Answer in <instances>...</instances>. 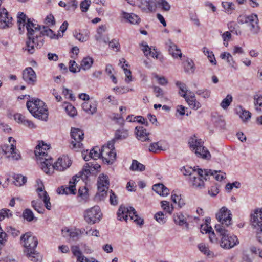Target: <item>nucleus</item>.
I'll return each mask as SVG.
<instances>
[{"instance_id": "obj_3", "label": "nucleus", "mask_w": 262, "mask_h": 262, "mask_svg": "<svg viewBox=\"0 0 262 262\" xmlns=\"http://www.w3.org/2000/svg\"><path fill=\"white\" fill-rule=\"evenodd\" d=\"M193 170L196 174H189V182L191 186L197 189L204 188V181H207L209 179L212 172L209 169L199 168V166H194Z\"/></svg>"}, {"instance_id": "obj_38", "label": "nucleus", "mask_w": 262, "mask_h": 262, "mask_svg": "<svg viewBox=\"0 0 262 262\" xmlns=\"http://www.w3.org/2000/svg\"><path fill=\"white\" fill-rule=\"evenodd\" d=\"M233 101V97L231 94H228L220 103V106L224 110H227Z\"/></svg>"}, {"instance_id": "obj_17", "label": "nucleus", "mask_w": 262, "mask_h": 262, "mask_svg": "<svg viewBox=\"0 0 262 262\" xmlns=\"http://www.w3.org/2000/svg\"><path fill=\"white\" fill-rule=\"evenodd\" d=\"M100 168V165L97 164L94 160L93 162L86 163L84 165L82 170L80 171L81 179L83 181L86 180L88 176L91 173V172H93L94 170H97Z\"/></svg>"}, {"instance_id": "obj_41", "label": "nucleus", "mask_w": 262, "mask_h": 262, "mask_svg": "<svg viewBox=\"0 0 262 262\" xmlns=\"http://www.w3.org/2000/svg\"><path fill=\"white\" fill-rule=\"evenodd\" d=\"M32 207L39 213H43L45 209L41 202L37 200H33L31 202Z\"/></svg>"}, {"instance_id": "obj_35", "label": "nucleus", "mask_w": 262, "mask_h": 262, "mask_svg": "<svg viewBox=\"0 0 262 262\" xmlns=\"http://www.w3.org/2000/svg\"><path fill=\"white\" fill-rule=\"evenodd\" d=\"M255 109L257 112L262 113V94L258 93L254 96Z\"/></svg>"}, {"instance_id": "obj_1", "label": "nucleus", "mask_w": 262, "mask_h": 262, "mask_svg": "<svg viewBox=\"0 0 262 262\" xmlns=\"http://www.w3.org/2000/svg\"><path fill=\"white\" fill-rule=\"evenodd\" d=\"M49 149V145L43 142L39 143L34 151L37 158V163L41 168L47 174H51L54 170L62 171L69 168L72 161L67 156L59 157L57 161L53 164V159L48 155L47 150Z\"/></svg>"}, {"instance_id": "obj_2", "label": "nucleus", "mask_w": 262, "mask_h": 262, "mask_svg": "<svg viewBox=\"0 0 262 262\" xmlns=\"http://www.w3.org/2000/svg\"><path fill=\"white\" fill-rule=\"evenodd\" d=\"M17 24L20 34L24 33L25 29L27 31V39L23 49L27 51L29 54L34 53L35 47L40 48L44 43L45 40L39 36L40 32L38 30H33L27 20L26 14L23 12L18 13Z\"/></svg>"}, {"instance_id": "obj_18", "label": "nucleus", "mask_w": 262, "mask_h": 262, "mask_svg": "<svg viewBox=\"0 0 262 262\" xmlns=\"http://www.w3.org/2000/svg\"><path fill=\"white\" fill-rule=\"evenodd\" d=\"M139 7L146 13L156 11L157 6L155 0H140Z\"/></svg>"}, {"instance_id": "obj_62", "label": "nucleus", "mask_w": 262, "mask_h": 262, "mask_svg": "<svg viewBox=\"0 0 262 262\" xmlns=\"http://www.w3.org/2000/svg\"><path fill=\"white\" fill-rule=\"evenodd\" d=\"M122 68L123 69L124 74H125L126 76V78L125 79V82L127 83L130 82L132 80L131 71L125 68L124 67V65H122Z\"/></svg>"}, {"instance_id": "obj_15", "label": "nucleus", "mask_w": 262, "mask_h": 262, "mask_svg": "<svg viewBox=\"0 0 262 262\" xmlns=\"http://www.w3.org/2000/svg\"><path fill=\"white\" fill-rule=\"evenodd\" d=\"M36 182L38 185L36 188V192L38 193V197L42 200L46 208L48 210H51V204L50 202V198L47 192L45 190L43 183L40 180H37Z\"/></svg>"}, {"instance_id": "obj_49", "label": "nucleus", "mask_w": 262, "mask_h": 262, "mask_svg": "<svg viewBox=\"0 0 262 262\" xmlns=\"http://www.w3.org/2000/svg\"><path fill=\"white\" fill-rule=\"evenodd\" d=\"M14 179L16 186H21L27 182V178L20 174L15 176Z\"/></svg>"}, {"instance_id": "obj_37", "label": "nucleus", "mask_w": 262, "mask_h": 262, "mask_svg": "<svg viewBox=\"0 0 262 262\" xmlns=\"http://www.w3.org/2000/svg\"><path fill=\"white\" fill-rule=\"evenodd\" d=\"M175 84L179 90V95L182 97H186L187 90L186 84L180 81H176Z\"/></svg>"}, {"instance_id": "obj_36", "label": "nucleus", "mask_w": 262, "mask_h": 262, "mask_svg": "<svg viewBox=\"0 0 262 262\" xmlns=\"http://www.w3.org/2000/svg\"><path fill=\"white\" fill-rule=\"evenodd\" d=\"M173 220L176 224L183 226L185 224L187 225L186 218L182 213H177L173 215Z\"/></svg>"}, {"instance_id": "obj_43", "label": "nucleus", "mask_w": 262, "mask_h": 262, "mask_svg": "<svg viewBox=\"0 0 262 262\" xmlns=\"http://www.w3.org/2000/svg\"><path fill=\"white\" fill-rule=\"evenodd\" d=\"M23 216L24 218L28 222H31L34 219H35V220H37V219L35 217L32 211L29 209H26L24 211Z\"/></svg>"}, {"instance_id": "obj_25", "label": "nucleus", "mask_w": 262, "mask_h": 262, "mask_svg": "<svg viewBox=\"0 0 262 262\" xmlns=\"http://www.w3.org/2000/svg\"><path fill=\"white\" fill-rule=\"evenodd\" d=\"M136 135L138 139L141 141H146L149 140V133L142 126H137L136 127Z\"/></svg>"}, {"instance_id": "obj_58", "label": "nucleus", "mask_w": 262, "mask_h": 262, "mask_svg": "<svg viewBox=\"0 0 262 262\" xmlns=\"http://www.w3.org/2000/svg\"><path fill=\"white\" fill-rule=\"evenodd\" d=\"M222 37L224 41V45L227 47L228 45V41L231 38V34L230 32L226 31L224 32L222 35Z\"/></svg>"}, {"instance_id": "obj_39", "label": "nucleus", "mask_w": 262, "mask_h": 262, "mask_svg": "<svg viewBox=\"0 0 262 262\" xmlns=\"http://www.w3.org/2000/svg\"><path fill=\"white\" fill-rule=\"evenodd\" d=\"M222 59H226L227 62L233 68L236 69L235 62L232 55L228 52H224L220 55Z\"/></svg>"}, {"instance_id": "obj_30", "label": "nucleus", "mask_w": 262, "mask_h": 262, "mask_svg": "<svg viewBox=\"0 0 262 262\" xmlns=\"http://www.w3.org/2000/svg\"><path fill=\"white\" fill-rule=\"evenodd\" d=\"M168 51L170 54H171L173 57L177 58L178 57H182V53L176 45L169 42L168 44Z\"/></svg>"}, {"instance_id": "obj_59", "label": "nucleus", "mask_w": 262, "mask_h": 262, "mask_svg": "<svg viewBox=\"0 0 262 262\" xmlns=\"http://www.w3.org/2000/svg\"><path fill=\"white\" fill-rule=\"evenodd\" d=\"M11 215V212L9 209H3L0 210V221L3 220L5 217H9Z\"/></svg>"}, {"instance_id": "obj_21", "label": "nucleus", "mask_w": 262, "mask_h": 262, "mask_svg": "<svg viewBox=\"0 0 262 262\" xmlns=\"http://www.w3.org/2000/svg\"><path fill=\"white\" fill-rule=\"evenodd\" d=\"M251 222L253 226L255 227L258 226L260 227L262 224V209H256L251 215Z\"/></svg>"}, {"instance_id": "obj_44", "label": "nucleus", "mask_w": 262, "mask_h": 262, "mask_svg": "<svg viewBox=\"0 0 262 262\" xmlns=\"http://www.w3.org/2000/svg\"><path fill=\"white\" fill-rule=\"evenodd\" d=\"M128 135L127 130L124 129L118 130L116 132L115 138L113 139H115V141L116 140L124 139L127 138Z\"/></svg>"}, {"instance_id": "obj_46", "label": "nucleus", "mask_w": 262, "mask_h": 262, "mask_svg": "<svg viewBox=\"0 0 262 262\" xmlns=\"http://www.w3.org/2000/svg\"><path fill=\"white\" fill-rule=\"evenodd\" d=\"M212 172L211 176H214L216 180L221 181L226 178V173L221 171L210 169Z\"/></svg>"}, {"instance_id": "obj_53", "label": "nucleus", "mask_w": 262, "mask_h": 262, "mask_svg": "<svg viewBox=\"0 0 262 262\" xmlns=\"http://www.w3.org/2000/svg\"><path fill=\"white\" fill-rule=\"evenodd\" d=\"M196 94L201 96L204 98H208L210 96L211 92L207 89L198 90L195 92Z\"/></svg>"}, {"instance_id": "obj_11", "label": "nucleus", "mask_w": 262, "mask_h": 262, "mask_svg": "<svg viewBox=\"0 0 262 262\" xmlns=\"http://www.w3.org/2000/svg\"><path fill=\"white\" fill-rule=\"evenodd\" d=\"M102 216V214L98 206H95L86 210L84 213V219L89 224H94L98 222Z\"/></svg>"}, {"instance_id": "obj_14", "label": "nucleus", "mask_w": 262, "mask_h": 262, "mask_svg": "<svg viewBox=\"0 0 262 262\" xmlns=\"http://www.w3.org/2000/svg\"><path fill=\"white\" fill-rule=\"evenodd\" d=\"M23 246L25 247V251H28L35 249L38 244L36 237L32 236L30 232L24 234L20 238Z\"/></svg>"}, {"instance_id": "obj_51", "label": "nucleus", "mask_w": 262, "mask_h": 262, "mask_svg": "<svg viewBox=\"0 0 262 262\" xmlns=\"http://www.w3.org/2000/svg\"><path fill=\"white\" fill-rule=\"evenodd\" d=\"M154 217L155 220L161 224H164L166 221L165 215L162 212H158L156 213Z\"/></svg>"}, {"instance_id": "obj_47", "label": "nucleus", "mask_w": 262, "mask_h": 262, "mask_svg": "<svg viewBox=\"0 0 262 262\" xmlns=\"http://www.w3.org/2000/svg\"><path fill=\"white\" fill-rule=\"evenodd\" d=\"M65 110L67 113L70 117H74L77 115V111L76 109L71 104L67 103L66 107Z\"/></svg>"}, {"instance_id": "obj_19", "label": "nucleus", "mask_w": 262, "mask_h": 262, "mask_svg": "<svg viewBox=\"0 0 262 262\" xmlns=\"http://www.w3.org/2000/svg\"><path fill=\"white\" fill-rule=\"evenodd\" d=\"M23 78L28 84H34L36 81V73L32 68H27L23 72Z\"/></svg>"}, {"instance_id": "obj_13", "label": "nucleus", "mask_w": 262, "mask_h": 262, "mask_svg": "<svg viewBox=\"0 0 262 262\" xmlns=\"http://www.w3.org/2000/svg\"><path fill=\"white\" fill-rule=\"evenodd\" d=\"M71 136L73 141L71 142L72 148L77 150L82 148V144L81 143L84 137V133L80 129L72 128L71 131Z\"/></svg>"}, {"instance_id": "obj_26", "label": "nucleus", "mask_w": 262, "mask_h": 262, "mask_svg": "<svg viewBox=\"0 0 262 262\" xmlns=\"http://www.w3.org/2000/svg\"><path fill=\"white\" fill-rule=\"evenodd\" d=\"M108 186L109 180L108 176L103 174L100 175L97 181L98 190L108 189Z\"/></svg>"}, {"instance_id": "obj_12", "label": "nucleus", "mask_w": 262, "mask_h": 262, "mask_svg": "<svg viewBox=\"0 0 262 262\" xmlns=\"http://www.w3.org/2000/svg\"><path fill=\"white\" fill-rule=\"evenodd\" d=\"M0 149L8 159L18 160L20 158V155L16 149L15 144H5L2 146Z\"/></svg>"}, {"instance_id": "obj_56", "label": "nucleus", "mask_w": 262, "mask_h": 262, "mask_svg": "<svg viewBox=\"0 0 262 262\" xmlns=\"http://www.w3.org/2000/svg\"><path fill=\"white\" fill-rule=\"evenodd\" d=\"M91 4L90 0H84L80 3V7L82 12H86Z\"/></svg>"}, {"instance_id": "obj_40", "label": "nucleus", "mask_w": 262, "mask_h": 262, "mask_svg": "<svg viewBox=\"0 0 262 262\" xmlns=\"http://www.w3.org/2000/svg\"><path fill=\"white\" fill-rule=\"evenodd\" d=\"M130 169L132 171H142L145 170V166L137 160H133L130 167Z\"/></svg>"}, {"instance_id": "obj_9", "label": "nucleus", "mask_w": 262, "mask_h": 262, "mask_svg": "<svg viewBox=\"0 0 262 262\" xmlns=\"http://www.w3.org/2000/svg\"><path fill=\"white\" fill-rule=\"evenodd\" d=\"M27 21L30 25L33 30H38L40 33L39 36L44 40V36H47L51 39H58L59 37L62 36L60 33L56 34L52 30L50 29L48 26H43L42 27L39 25L34 23L30 18H27Z\"/></svg>"}, {"instance_id": "obj_52", "label": "nucleus", "mask_w": 262, "mask_h": 262, "mask_svg": "<svg viewBox=\"0 0 262 262\" xmlns=\"http://www.w3.org/2000/svg\"><path fill=\"white\" fill-rule=\"evenodd\" d=\"M108 189H102L98 190V192L97 193L95 198L97 200H103L106 196L107 191Z\"/></svg>"}, {"instance_id": "obj_8", "label": "nucleus", "mask_w": 262, "mask_h": 262, "mask_svg": "<svg viewBox=\"0 0 262 262\" xmlns=\"http://www.w3.org/2000/svg\"><path fill=\"white\" fill-rule=\"evenodd\" d=\"M115 139L108 141L106 145H104L101 148V158L103 162L112 164L116 160V152L114 147Z\"/></svg>"}, {"instance_id": "obj_10", "label": "nucleus", "mask_w": 262, "mask_h": 262, "mask_svg": "<svg viewBox=\"0 0 262 262\" xmlns=\"http://www.w3.org/2000/svg\"><path fill=\"white\" fill-rule=\"evenodd\" d=\"M216 218L220 222L216 225H222L224 228L229 229L232 224V214L225 207H222L216 213Z\"/></svg>"}, {"instance_id": "obj_32", "label": "nucleus", "mask_w": 262, "mask_h": 262, "mask_svg": "<svg viewBox=\"0 0 262 262\" xmlns=\"http://www.w3.org/2000/svg\"><path fill=\"white\" fill-rule=\"evenodd\" d=\"M76 189L75 185L70 184L68 187L67 186H61L59 188L57 191L59 194H75Z\"/></svg>"}, {"instance_id": "obj_63", "label": "nucleus", "mask_w": 262, "mask_h": 262, "mask_svg": "<svg viewBox=\"0 0 262 262\" xmlns=\"http://www.w3.org/2000/svg\"><path fill=\"white\" fill-rule=\"evenodd\" d=\"M78 6V2L76 0H71L68 4L67 10H75Z\"/></svg>"}, {"instance_id": "obj_50", "label": "nucleus", "mask_w": 262, "mask_h": 262, "mask_svg": "<svg viewBox=\"0 0 262 262\" xmlns=\"http://www.w3.org/2000/svg\"><path fill=\"white\" fill-rule=\"evenodd\" d=\"M74 36L79 41L81 42H84L88 39V35L85 34L84 35L78 32L77 31H75L73 32Z\"/></svg>"}, {"instance_id": "obj_45", "label": "nucleus", "mask_w": 262, "mask_h": 262, "mask_svg": "<svg viewBox=\"0 0 262 262\" xmlns=\"http://www.w3.org/2000/svg\"><path fill=\"white\" fill-rule=\"evenodd\" d=\"M239 115L240 118L243 121H246L251 118V113L250 112L245 110H243L241 106L239 107Z\"/></svg>"}, {"instance_id": "obj_55", "label": "nucleus", "mask_w": 262, "mask_h": 262, "mask_svg": "<svg viewBox=\"0 0 262 262\" xmlns=\"http://www.w3.org/2000/svg\"><path fill=\"white\" fill-rule=\"evenodd\" d=\"M162 150V147L159 145V142L152 143L149 146V151L154 153H156L158 150Z\"/></svg>"}, {"instance_id": "obj_6", "label": "nucleus", "mask_w": 262, "mask_h": 262, "mask_svg": "<svg viewBox=\"0 0 262 262\" xmlns=\"http://www.w3.org/2000/svg\"><path fill=\"white\" fill-rule=\"evenodd\" d=\"M188 144L191 150L194 152L198 157L206 160H209L211 158V154L204 146V142L202 139L193 136L189 138Z\"/></svg>"}, {"instance_id": "obj_4", "label": "nucleus", "mask_w": 262, "mask_h": 262, "mask_svg": "<svg viewBox=\"0 0 262 262\" xmlns=\"http://www.w3.org/2000/svg\"><path fill=\"white\" fill-rule=\"evenodd\" d=\"M27 107L31 114L35 118L47 121L48 111L45 103L39 99H32L27 102Z\"/></svg>"}, {"instance_id": "obj_33", "label": "nucleus", "mask_w": 262, "mask_h": 262, "mask_svg": "<svg viewBox=\"0 0 262 262\" xmlns=\"http://www.w3.org/2000/svg\"><path fill=\"white\" fill-rule=\"evenodd\" d=\"M26 253V255L29 259H30L33 262H40L41 260V257L37 253L35 249L33 250H31L28 251H25Z\"/></svg>"}, {"instance_id": "obj_24", "label": "nucleus", "mask_w": 262, "mask_h": 262, "mask_svg": "<svg viewBox=\"0 0 262 262\" xmlns=\"http://www.w3.org/2000/svg\"><path fill=\"white\" fill-rule=\"evenodd\" d=\"M82 107L87 114L93 115L97 111V105L95 102L85 101L82 104Z\"/></svg>"}, {"instance_id": "obj_5", "label": "nucleus", "mask_w": 262, "mask_h": 262, "mask_svg": "<svg viewBox=\"0 0 262 262\" xmlns=\"http://www.w3.org/2000/svg\"><path fill=\"white\" fill-rule=\"evenodd\" d=\"M222 225H215V229L221 236V246L226 249H231L239 244L236 236L229 233V229L224 228Z\"/></svg>"}, {"instance_id": "obj_54", "label": "nucleus", "mask_w": 262, "mask_h": 262, "mask_svg": "<svg viewBox=\"0 0 262 262\" xmlns=\"http://www.w3.org/2000/svg\"><path fill=\"white\" fill-rule=\"evenodd\" d=\"M161 207L163 210L171 214L173 209V207L172 206V205L170 206L169 203L166 201H161Z\"/></svg>"}, {"instance_id": "obj_64", "label": "nucleus", "mask_w": 262, "mask_h": 262, "mask_svg": "<svg viewBox=\"0 0 262 262\" xmlns=\"http://www.w3.org/2000/svg\"><path fill=\"white\" fill-rule=\"evenodd\" d=\"M62 94L66 97L68 98L71 100H74L75 99V97L73 95V94L71 93V91L66 88H63L62 90Z\"/></svg>"}, {"instance_id": "obj_27", "label": "nucleus", "mask_w": 262, "mask_h": 262, "mask_svg": "<svg viewBox=\"0 0 262 262\" xmlns=\"http://www.w3.org/2000/svg\"><path fill=\"white\" fill-rule=\"evenodd\" d=\"M152 190L160 195H168L169 190L162 183L156 184L152 186Z\"/></svg>"}, {"instance_id": "obj_42", "label": "nucleus", "mask_w": 262, "mask_h": 262, "mask_svg": "<svg viewBox=\"0 0 262 262\" xmlns=\"http://www.w3.org/2000/svg\"><path fill=\"white\" fill-rule=\"evenodd\" d=\"M93 63V60L91 57L84 58L81 61V66L84 70L89 69Z\"/></svg>"}, {"instance_id": "obj_23", "label": "nucleus", "mask_w": 262, "mask_h": 262, "mask_svg": "<svg viewBox=\"0 0 262 262\" xmlns=\"http://www.w3.org/2000/svg\"><path fill=\"white\" fill-rule=\"evenodd\" d=\"M82 156H83V159L85 161H89L90 159L95 160L100 157L101 158V149L98 147H95L90 151L88 156L84 155L83 154Z\"/></svg>"}, {"instance_id": "obj_31", "label": "nucleus", "mask_w": 262, "mask_h": 262, "mask_svg": "<svg viewBox=\"0 0 262 262\" xmlns=\"http://www.w3.org/2000/svg\"><path fill=\"white\" fill-rule=\"evenodd\" d=\"M123 17L132 24H138L140 21V17L134 13L123 12Z\"/></svg>"}, {"instance_id": "obj_61", "label": "nucleus", "mask_w": 262, "mask_h": 262, "mask_svg": "<svg viewBox=\"0 0 262 262\" xmlns=\"http://www.w3.org/2000/svg\"><path fill=\"white\" fill-rule=\"evenodd\" d=\"M86 231H85V235L88 236H95L96 237H99V232L97 229H92V228L89 229V227H86Z\"/></svg>"}, {"instance_id": "obj_29", "label": "nucleus", "mask_w": 262, "mask_h": 262, "mask_svg": "<svg viewBox=\"0 0 262 262\" xmlns=\"http://www.w3.org/2000/svg\"><path fill=\"white\" fill-rule=\"evenodd\" d=\"M184 71L188 74H193L194 72L195 68L193 61L187 58L183 63Z\"/></svg>"}, {"instance_id": "obj_34", "label": "nucleus", "mask_w": 262, "mask_h": 262, "mask_svg": "<svg viewBox=\"0 0 262 262\" xmlns=\"http://www.w3.org/2000/svg\"><path fill=\"white\" fill-rule=\"evenodd\" d=\"M64 236H69L73 241H77L79 238V233L76 230L64 229L62 230Z\"/></svg>"}, {"instance_id": "obj_48", "label": "nucleus", "mask_w": 262, "mask_h": 262, "mask_svg": "<svg viewBox=\"0 0 262 262\" xmlns=\"http://www.w3.org/2000/svg\"><path fill=\"white\" fill-rule=\"evenodd\" d=\"M222 6L225 11L229 13H231L232 10L234 9V5L231 2H222Z\"/></svg>"}, {"instance_id": "obj_60", "label": "nucleus", "mask_w": 262, "mask_h": 262, "mask_svg": "<svg viewBox=\"0 0 262 262\" xmlns=\"http://www.w3.org/2000/svg\"><path fill=\"white\" fill-rule=\"evenodd\" d=\"M129 122H137L142 124H145L146 126L148 125V122L146 119L141 116H136L134 117V120H129Z\"/></svg>"}, {"instance_id": "obj_28", "label": "nucleus", "mask_w": 262, "mask_h": 262, "mask_svg": "<svg viewBox=\"0 0 262 262\" xmlns=\"http://www.w3.org/2000/svg\"><path fill=\"white\" fill-rule=\"evenodd\" d=\"M141 46L143 47L142 51L144 55L147 57H152L154 58H158V53L155 50H151V48L149 47L148 45L145 42H143L141 43Z\"/></svg>"}, {"instance_id": "obj_22", "label": "nucleus", "mask_w": 262, "mask_h": 262, "mask_svg": "<svg viewBox=\"0 0 262 262\" xmlns=\"http://www.w3.org/2000/svg\"><path fill=\"white\" fill-rule=\"evenodd\" d=\"M183 98H185L191 108L198 110L201 107V105L199 102L196 101L195 95L193 93L189 92V94L186 95V97H184Z\"/></svg>"}, {"instance_id": "obj_7", "label": "nucleus", "mask_w": 262, "mask_h": 262, "mask_svg": "<svg viewBox=\"0 0 262 262\" xmlns=\"http://www.w3.org/2000/svg\"><path fill=\"white\" fill-rule=\"evenodd\" d=\"M118 220L127 221L130 219L133 220L137 224L142 225L143 224L144 220L139 217L135 209L132 207H125L121 206L117 212Z\"/></svg>"}, {"instance_id": "obj_20", "label": "nucleus", "mask_w": 262, "mask_h": 262, "mask_svg": "<svg viewBox=\"0 0 262 262\" xmlns=\"http://www.w3.org/2000/svg\"><path fill=\"white\" fill-rule=\"evenodd\" d=\"M248 24L250 30L252 34H256L258 33L260 31V27L258 25V19L257 15H250V18Z\"/></svg>"}, {"instance_id": "obj_16", "label": "nucleus", "mask_w": 262, "mask_h": 262, "mask_svg": "<svg viewBox=\"0 0 262 262\" xmlns=\"http://www.w3.org/2000/svg\"><path fill=\"white\" fill-rule=\"evenodd\" d=\"M12 17L5 8L0 10V28L6 29L12 27Z\"/></svg>"}, {"instance_id": "obj_57", "label": "nucleus", "mask_w": 262, "mask_h": 262, "mask_svg": "<svg viewBox=\"0 0 262 262\" xmlns=\"http://www.w3.org/2000/svg\"><path fill=\"white\" fill-rule=\"evenodd\" d=\"M45 23L48 26H52L55 24V20L52 14L47 16L45 20Z\"/></svg>"}]
</instances>
